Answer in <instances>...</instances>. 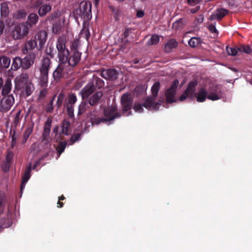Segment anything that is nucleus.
Segmentation results:
<instances>
[{"mask_svg":"<svg viewBox=\"0 0 252 252\" xmlns=\"http://www.w3.org/2000/svg\"><path fill=\"white\" fill-rule=\"evenodd\" d=\"M104 114L106 118L100 119L97 117L98 114L96 111L91 112L89 116L91 125H98L101 122L108 123L120 117V115L116 112V107L114 105L106 108L104 110Z\"/></svg>","mask_w":252,"mask_h":252,"instance_id":"1","label":"nucleus"},{"mask_svg":"<svg viewBox=\"0 0 252 252\" xmlns=\"http://www.w3.org/2000/svg\"><path fill=\"white\" fill-rule=\"evenodd\" d=\"M197 83L198 82L196 80H193L191 81L188 85L184 93L180 97V101H182L189 97L192 98L195 95L198 102H204L206 98H207L208 92L204 88H201L198 92L195 94V88L197 85Z\"/></svg>","mask_w":252,"mask_h":252,"instance_id":"2","label":"nucleus"},{"mask_svg":"<svg viewBox=\"0 0 252 252\" xmlns=\"http://www.w3.org/2000/svg\"><path fill=\"white\" fill-rule=\"evenodd\" d=\"M160 88V83L158 82H156L151 88L152 95L148 97L144 103V106L151 110H157L160 103L163 101L164 99L161 98L159 100V102H156V98L157 96Z\"/></svg>","mask_w":252,"mask_h":252,"instance_id":"3","label":"nucleus"},{"mask_svg":"<svg viewBox=\"0 0 252 252\" xmlns=\"http://www.w3.org/2000/svg\"><path fill=\"white\" fill-rule=\"evenodd\" d=\"M51 66L50 60L47 57L43 58L39 68L40 71L39 84L42 87H46L47 85L48 73Z\"/></svg>","mask_w":252,"mask_h":252,"instance_id":"4","label":"nucleus"},{"mask_svg":"<svg viewBox=\"0 0 252 252\" xmlns=\"http://www.w3.org/2000/svg\"><path fill=\"white\" fill-rule=\"evenodd\" d=\"M67 38L66 36L62 35L58 39L56 42V48L58 52L59 61L65 62L67 60V56H69V52L66 48Z\"/></svg>","mask_w":252,"mask_h":252,"instance_id":"5","label":"nucleus"},{"mask_svg":"<svg viewBox=\"0 0 252 252\" xmlns=\"http://www.w3.org/2000/svg\"><path fill=\"white\" fill-rule=\"evenodd\" d=\"M92 4L89 1H82L79 8L76 10V13L83 20V23L87 22L92 18Z\"/></svg>","mask_w":252,"mask_h":252,"instance_id":"6","label":"nucleus"},{"mask_svg":"<svg viewBox=\"0 0 252 252\" xmlns=\"http://www.w3.org/2000/svg\"><path fill=\"white\" fill-rule=\"evenodd\" d=\"M29 28L27 23H23L17 25L12 32V36L15 39L24 37L29 32Z\"/></svg>","mask_w":252,"mask_h":252,"instance_id":"7","label":"nucleus"},{"mask_svg":"<svg viewBox=\"0 0 252 252\" xmlns=\"http://www.w3.org/2000/svg\"><path fill=\"white\" fill-rule=\"evenodd\" d=\"M14 101V98L12 94L3 97L0 102V111L4 113L9 111Z\"/></svg>","mask_w":252,"mask_h":252,"instance_id":"8","label":"nucleus"},{"mask_svg":"<svg viewBox=\"0 0 252 252\" xmlns=\"http://www.w3.org/2000/svg\"><path fill=\"white\" fill-rule=\"evenodd\" d=\"M223 95L220 87L219 86H214L209 88L208 91L207 98L213 100H217L221 99Z\"/></svg>","mask_w":252,"mask_h":252,"instance_id":"9","label":"nucleus"},{"mask_svg":"<svg viewBox=\"0 0 252 252\" xmlns=\"http://www.w3.org/2000/svg\"><path fill=\"white\" fill-rule=\"evenodd\" d=\"M81 53L78 51L71 52L70 55L67 56V60L64 62L66 66L68 68H71L76 65L79 62L81 59Z\"/></svg>","mask_w":252,"mask_h":252,"instance_id":"10","label":"nucleus"},{"mask_svg":"<svg viewBox=\"0 0 252 252\" xmlns=\"http://www.w3.org/2000/svg\"><path fill=\"white\" fill-rule=\"evenodd\" d=\"M179 85V81L177 80H175L170 88L165 92L166 101L168 103L175 102L176 99L175 97L176 90Z\"/></svg>","mask_w":252,"mask_h":252,"instance_id":"11","label":"nucleus"},{"mask_svg":"<svg viewBox=\"0 0 252 252\" xmlns=\"http://www.w3.org/2000/svg\"><path fill=\"white\" fill-rule=\"evenodd\" d=\"M69 70L70 68L66 66V64L64 63V62H60V64L53 72V77L55 80H58L64 76Z\"/></svg>","mask_w":252,"mask_h":252,"instance_id":"12","label":"nucleus"},{"mask_svg":"<svg viewBox=\"0 0 252 252\" xmlns=\"http://www.w3.org/2000/svg\"><path fill=\"white\" fill-rule=\"evenodd\" d=\"M28 75L26 73L17 76L14 79L15 89L17 90L24 89L25 86L28 83Z\"/></svg>","mask_w":252,"mask_h":252,"instance_id":"13","label":"nucleus"},{"mask_svg":"<svg viewBox=\"0 0 252 252\" xmlns=\"http://www.w3.org/2000/svg\"><path fill=\"white\" fill-rule=\"evenodd\" d=\"M121 103L123 107V114L125 115L126 111L130 110L131 108V101L128 94H125L122 95Z\"/></svg>","mask_w":252,"mask_h":252,"instance_id":"14","label":"nucleus"},{"mask_svg":"<svg viewBox=\"0 0 252 252\" xmlns=\"http://www.w3.org/2000/svg\"><path fill=\"white\" fill-rule=\"evenodd\" d=\"M36 55L34 53H32L27 55L22 60V67L27 69L29 68L34 63Z\"/></svg>","mask_w":252,"mask_h":252,"instance_id":"15","label":"nucleus"},{"mask_svg":"<svg viewBox=\"0 0 252 252\" xmlns=\"http://www.w3.org/2000/svg\"><path fill=\"white\" fill-rule=\"evenodd\" d=\"M94 91V86L92 82H89L81 90L80 94L83 99L88 98Z\"/></svg>","mask_w":252,"mask_h":252,"instance_id":"16","label":"nucleus"},{"mask_svg":"<svg viewBox=\"0 0 252 252\" xmlns=\"http://www.w3.org/2000/svg\"><path fill=\"white\" fill-rule=\"evenodd\" d=\"M37 164V162H36L34 164L33 167H32V163H29L28 166V169L25 172L23 178H22V182L21 185V189L23 190L25 187L26 184L30 179L31 177V171L32 169H34Z\"/></svg>","mask_w":252,"mask_h":252,"instance_id":"17","label":"nucleus"},{"mask_svg":"<svg viewBox=\"0 0 252 252\" xmlns=\"http://www.w3.org/2000/svg\"><path fill=\"white\" fill-rule=\"evenodd\" d=\"M117 75L118 72L114 69H104L101 73V76L106 80H114Z\"/></svg>","mask_w":252,"mask_h":252,"instance_id":"18","label":"nucleus"},{"mask_svg":"<svg viewBox=\"0 0 252 252\" xmlns=\"http://www.w3.org/2000/svg\"><path fill=\"white\" fill-rule=\"evenodd\" d=\"M64 18H61L52 25V31L55 34H59L63 31L64 27Z\"/></svg>","mask_w":252,"mask_h":252,"instance_id":"19","label":"nucleus"},{"mask_svg":"<svg viewBox=\"0 0 252 252\" xmlns=\"http://www.w3.org/2000/svg\"><path fill=\"white\" fill-rule=\"evenodd\" d=\"M35 41L39 43V49H41L47 40V33L45 31L38 32L35 35Z\"/></svg>","mask_w":252,"mask_h":252,"instance_id":"20","label":"nucleus"},{"mask_svg":"<svg viewBox=\"0 0 252 252\" xmlns=\"http://www.w3.org/2000/svg\"><path fill=\"white\" fill-rule=\"evenodd\" d=\"M227 14V10L225 9H220L216 10L210 17V20H220Z\"/></svg>","mask_w":252,"mask_h":252,"instance_id":"21","label":"nucleus"},{"mask_svg":"<svg viewBox=\"0 0 252 252\" xmlns=\"http://www.w3.org/2000/svg\"><path fill=\"white\" fill-rule=\"evenodd\" d=\"M12 84L11 80L10 78H7L4 82V83L1 89V94L2 95L8 94L11 91Z\"/></svg>","mask_w":252,"mask_h":252,"instance_id":"22","label":"nucleus"},{"mask_svg":"<svg viewBox=\"0 0 252 252\" xmlns=\"http://www.w3.org/2000/svg\"><path fill=\"white\" fill-rule=\"evenodd\" d=\"M51 123L52 120L48 118L45 123L42 141H46L48 139L50 132Z\"/></svg>","mask_w":252,"mask_h":252,"instance_id":"23","label":"nucleus"},{"mask_svg":"<svg viewBox=\"0 0 252 252\" xmlns=\"http://www.w3.org/2000/svg\"><path fill=\"white\" fill-rule=\"evenodd\" d=\"M52 9V6L50 4H44L41 5L38 9V13L40 16H45Z\"/></svg>","mask_w":252,"mask_h":252,"instance_id":"24","label":"nucleus"},{"mask_svg":"<svg viewBox=\"0 0 252 252\" xmlns=\"http://www.w3.org/2000/svg\"><path fill=\"white\" fill-rule=\"evenodd\" d=\"M103 94L101 91L96 92L90 98L89 103L91 105H95L100 100Z\"/></svg>","mask_w":252,"mask_h":252,"instance_id":"25","label":"nucleus"},{"mask_svg":"<svg viewBox=\"0 0 252 252\" xmlns=\"http://www.w3.org/2000/svg\"><path fill=\"white\" fill-rule=\"evenodd\" d=\"M177 46V42L173 39L169 40L165 45L164 48L166 52H171L172 49H175Z\"/></svg>","mask_w":252,"mask_h":252,"instance_id":"26","label":"nucleus"},{"mask_svg":"<svg viewBox=\"0 0 252 252\" xmlns=\"http://www.w3.org/2000/svg\"><path fill=\"white\" fill-rule=\"evenodd\" d=\"M36 46L37 42L34 40L31 39L25 44V49L23 50V53L26 54L28 50H32Z\"/></svg>","mask_w":252,"mask_h":252,"instance_id":"27","label":"nucleus"},{"mask_svg":"<svg viewBox=\"0 0 252 252\" xmlns=\"http://www.w3.org/2000/svg\"><path fill=\"white\" fill-rule=\"evenodd\" d=\"M38 20V17L37 15V14L35 13H31L28 17V21H27V24H29L30 27H32L36 24Z\"/></svg>","mask_w":252,"mask_h":252,"instance_id":"28","label":"nucleus"},{"mask_svg":"<svg viewBox=\"0 0 252 252\" xmlns=\"http://www.w3.org/2000/svg\"><path fill=\"white\" fill-rule=\"evenodd\" d=\"M22 60L20 58L16 57L13 60L11 68L17 70L21 66H22Z\"/></svg>","mask_w":252,"mask_h":252,"instance_id":"29","label":"nucleus"},{"mask_svg":"<svg viewBox=\"0 0 252 252\" xmlns=\"http://www.w3.org/2000/svg\"><path fill=\"white\" fill-rule=\"evenodd\" d=\"M84 26L80 32V35L82 37L88 40L90 37V33L87 24L84 23Z\"/></svg>","mask_w":252,"mask_h":252,"instance_id":"30","label":"nucleus"},{"mask_svg":"<svg viewBox=\"0 0 252 252\" xmlns=\"http://www.w3.org/2000/svg\"><path fill=\"white\" fill-rule=\"evenodd\" d=\"M0 12L1 16L5 17L9 14V10L7 2H4L1 3Z\"/></svg>","mask_w":252,"mask_h":252,"instance_id":"31","label":"nucleus"},{"mask_svg":"<svg viewBox=\"0 0 252 252\" xmlns=\"http://www.w3.org/2000/svg\"><path fill=\"white\" fill-rule=\"evenodd\" d=\"M70 123L66 120L63 121L62 124V133L67 135L70 132Z\"/></svg>","mask_w":252,"mask_h":252,"instance_id":"32","label":"nucleus"},{"mask_svg":"<svg viewBox=\"0 0 252 252\" xmlns=\"http://www.w3.org/2000/svg\"><path fill=\"white\" fill-rule=\"evenodd\" d=\"M0 63L2 67L7 68L10 64V59L8 57L3 56L0 58Z\"/></svg>","mask_w":252,"mask_h":252,"instance_id":"33","label":"nucleus"},{"mask_svg":"<svg viewBox=\"0 0 252 252\" xmlns=\"http://www.w3.org/2000/svg\"><path fill=\"white\" fill-rule=\"evenodd\" d=\"M189 45L192 47H196L201 43V39L198 37H192L188 42Z\"/></svg>","mask_w":252,"mask_h":252,"instance_id":"34","label":"nucleus"},{"mask_svg":"<svg viewBox=\"0 0 252 252\" xmlns=\"http://www.w3.org/2000/svg\"><path fill=\"white\" fill-rule=\"evenodd\" d=\"M159 36L157 34H154L151 36L150 38L147 41V44L152 45L157 44L159 42Z\"/></svg>","mask_w":252,"mask_h":252,"instance_id":"35","label":"nucleus"},{"mask_svg":"<svg viewBox=\"0 0 252 252\" xmlns=\"http://www.w3.org/2000/svg\"><path fill=\"white\" fill-rule=\"evenodd\" d=\"M21 110H18L13 119V122L15 126H17L20 123L23 118V115L21 114Z\"/></svg>","mask_w":252,"mask_h":252,"instance_id":"36","label":"nucleus"},{"mask_svg":"<svg viewBox=\"0 0 252 252\" xmlns=\"http://www.w3.org/2000/svg\"><path fill=\"white\" fill-rule=\"evenodd\" d=\"M61 16V12L59 10H56L53 12L51 14L48 16L46 20L51 22L52 21L55 20L56 19L58 18Z\"/></svg>","mask_w":252,"mask_h":252,"instance_id":"37","label":"nucleus"},{"mask_svg":"<svg viewBox=\"0 0 252 252\" xmlns=\"http://www.w3.org/2000/svg\"><path fill=\"white\" fill-rule=\"evenodd\" d=\"M32 128L31 127H29L26 129V130L24 133V135H23V143H25L27 141L29 136L32 133Z\"/></svg>","mask_w":252,"mask_h":252,"instance_id":"38","label":"nucleus"},{"mask_svg":"<svg viewBox=\"0 0 252 252\" xmlns=\"http://www.w3.org/2000/svg\"><path fill=\"white\" fill-rule=\"evenodd\" d=\"M77 101V97L74 94H69L66 104L74 105Z\"/></svg>","mask_w":252,"mask_h":252,"instance_id":"39","label":"nucleus"},{"mask_svg":"<svg viewBox=\"0 0 252 252\" xmlns=\"http://www.w3.org/2000/svg\"><path fill=\"white\" fill-rule=\"evenodd\" d=\"M67 143L66 142H61L58 146L57 147L56 150L58 153L59 154V156L61 154L64 150Z\"/></svg>","mask_w":252,"mask_h":252,"instance_id":"40","label":"nucleus"},{"mask_svg":"<svg viewBox=\"0 0 252 252\" xmlns=\"http://www.w3.org/2000/svg\"><path fill=\"white\" fill-rule=\"evenodd\" d=\"M25 90V92L27 96H29L31 94L33 91V86L31 83H27L24 88Z\"/></svg>","mask_w":252,"mask_h":252,"instance_id":"41","label":"nucleus"},{"mask_svg":"<svg viewBox=\"0 0 252 252\" xmlns=\"http://www.w3.org/2000/svg\"><path fill=\"white\" fill-rule=\"evenodd\" d=\"M27 15V13L25 10H19L14 14V16L17 18H24Z\"/></svg>","mask_w":252,"mask_h":252,"instance_id":"42","label":"nucleus"},{"mask_svg":"<svg viewBox=\"0 0 252 252\" xmlns=\"http://www.w3.org/2000/svg\"><path fill=\"white\" fill-rule=\"evenodd\" d=\"M13 157V154L12 152H9L7 154V156H6V162L7 164V168L6 169H5V171H7L8 170L9 167H10V164L12 161Z\"/></svg>","mask_w":252,"mask_h":252,"instance_id":"43","label":"nucleus"},{"mask_svg":"<svg viewBox=\"0 0 252 252\" xmlns=\"http://www.w3.org/2000/svg\"><path fill=\"white\" fill-rule=\"evenodd\" d=\"M87 104L85 102L82 101L79 105L78 113L79 115L84 113L87 109Z\"/></svg>","mask_w":252,"mask_h":252,"instance_id":"44","label":"nucleus"},{"mask_svg":"<svg viewBox=\"0 0 252 252\" xmlns=\"http://www.w3.org/2000/svg\"><path fill=\"white\" fill-rule=\"evenodd\" d=\"M81 137V134L79 133H77L72 135L69 141L68 145H72L76 141H78L80 139Z\"/></svg>","mask_w":252,"mask_h":252,"instance_id":"45","label":"nucleus"},{"mask_svg":"<svg viewBox=\"0 0 252 252\" xmlns=\"http://www.w3.org/2000/svg\"><path fill=\"white\" fill-rule=\"evenodd\" d=\"M64 98V94L63 93H60L58 95V99L56 103L58 107H59L61 106L63 101Z\"/></svg>","mask_w":252,"mask_h":252,"instance_id":"46","label":"nucleus"},{"mask_svg":"<svg viewBox=\"0 0 252 252\" xmlns=\"http://www.w3.org/2000/svg\"><path fill=\"white\" fill-rule=\"evenodd\" d=\"M67 113L70 117L74 116V105L66 104Z\"/></svg>","mask_w":252,"mask_h":252,"instance_id":"47","label":"nucleus"},{"mask_svg":"<svg viewBox=\"0 0 252 252\" xmlns=\"http://www.w3.org/2000/svg\"><path fill=\"white\" fill-rule=\"evenodd\" d=\"M226 51L228 55L231 56H235L237 54V50L231 47H226Z\"/></svg>","mask_w":252,"mask_h":252,"instance_id":"48","label":"nucleus"},{"mask_svg":"<svg viewBox=\"0 0 252 252\" xmlns=\"http://www.w3.org/2000/svg\"><path fill=\"white\" fill-rule=\"evenodd\" d=\"M133 109L134 110V111L136 112H138V113H141L143 112V108L142 106V105L137 103H135L134 106H133Z\"/></svg>","mask_w":252,"mask_h":252,"instance_id":"49","label":"nucleus"},{"mask_svg":"<svg viewBox=\"0 0 252 252\" xmlns=\"http://www.w3.org/2000/svg\"><path fill=\"white\" fill-rule=\"evenodd\" d=\"M79 45L78 40L74 41L71 45V52H73L74 51H78V47Z\"/></svg>","mask_w":252,"mask_h":252,"instance_id":"50","label":"nucleus"},{"mask_svg":"<svg viewBox=\"0 0 252 252\" xmlns=\"http://www.w3.org/2000/svg\"><path fill=\"white\" fill-rule=\"evenodd\" d=\"M7 222L4 223L2 222H0V231L4 228L8 227L11 225V221L9 220H6Z\"/></svg>","mask_w":252,"mask_h":252,"instance_id":"51","label":"nucleus"},{"mask_svg":"<svg viewBox=\"0 0 252 252\" xmlns=\"http://www.w3.org/2000/svg\"><path fill=\"white\" fill-rule=\"evenodd\" d=\"M240 50L243 52L249 54L251 52V49L248 46H242L240 48Z\"/></svg>","mask_w":252,"mask_h":252,"instance_id":"52","label":"nucleus"},{"mask_svg":"<svg viewBox=\"0 0 252 252\" xmlns=\"http://www.w3.org/2000/svg\"><path fill=\"white\" fill-rule=\"evenodd\" d=\"M208 29L209 31L212 32L214 33H218V32L216 28L215 25L211 24L208 26Z\"/></svg>","mask_w":252,"mask_h":252,"instance_id":"53","label":"nucleus"},{"mask_svg":"<svg viewBox=\"0 0 252 252\" xmlns=\"http://www.w3.org/2000/svg\"><path fill=\"white\" fill-rule=\"evenodd\" d=\"M204 20V16L202 15H200L195 19V23L196 25L201 23Z\"/></svg>","mask_w":252,"mask_h":252,"instance_id":"54","label":"nucleus"},{"mask_svg":"<svg viewBox=\"0 0 252 252\" xmlns=\"http://www.w3.org/2000/svg\"><path fill=\"white\" fill-rule=\"evenodd\" d=\"M4 23L3 20H0V35L2 33L4 29Z\"/></svg>","mask_w":252,"mask_h":252,"instance_id":"55","label":"nucleus"},{"mask_svg":"<svg viewBox=\"0 0 252 252\" xmlns=\"http://www.w3.org/2000/svg\"><path fill=\"white\" fill-rule=\"evenodd\" d=\"M181 26V23L180 21H175L173 23L172 27L175 29H177L179 27Z\"/></svg>","mask_w":252,"mask_h":252,"instance_id":"56","label":"nucleus"},{"mask_svg":"<svg viewBox=\"0 0 252 252\" xmlns=\"http://www.w3.org/2000/svg\"><path fill=\"white\" fill-rule=\"evenodd\" d=\"M200 0H188V3L190 5H194L198 4Z\"/></svg>","mask_w":252,"mask_h":252,"instance_id":"57","label":"nucleus"},{"mask_svg":"<svg viewBox=\"0 0 252 252\" xmlns=\"http://www.w3.org/2000/svg\"><path fill=\"white\" fill-rule=\"evenodd\" d=\"M3 210V198L1 195H0V214H1Z\"/></svg>","mask_w":252,"mask_h":252,"instance_id":"58","label":"nucleus"},{"mask_svg":"<svg viewBox=\"0 0 252 252\" xmlns=\"http://www.w3.org/2000/svg\"><path fill=\"white\" fill-rule=\"evenodd\" d=\"M144 15V12L142 10H138L136 13V16L138 18L142 17Z\"/></svg>","mask_w":252,"mask_h":252,"instance_id":"59","label":"nucleus"},{"mask_svg":"<svg viewBox=\"0 0 252 252\" xmlns=\"http://www.w3.org/2000/svg\"><path fill=\"white\" fill-rule=\"evenodd\" d=\"M55 97L53 98V100L51 101V103H50V106H49L47 109H46V111L47 112H51L53 109V106H52V103H53V100L54 99Z\"/></svg>","mask_w":252,"mask_h":252,"instance_id":"60","label":"nucleus"},{"mask_svg":"<svg viewBox=\"0 0 252 252\" xmlns=\"http://www.w3.org/2000/svg\"><path fill=\"white\" fill-rule=\"evenodd\" d=\"M64 199V197L63 196H61L60 197H59V201H58V204H59L60 205V206H59V207H62L63 206V203H61L60 200H63Z\"/></svg>","mask_w":252,"mask_h":252,"instance_id":"61","label":"nucleus"},{"mask_svg":"<svg viewBox=\"0 0 252 252\" xmlns=\"http://www.w3.org/2000/svg\"><path fill=\"white\" fill-rule=\"evenodd\" d=\"M83 84L82 82L78 83L74 87V89L76 90H78L82 86Z\"/></svg>","mask_w":252,"mask_h":252,"instance_id":"62","label":"nucleus"},{"mask_svg":"<svg viewBox=\"0 0 252 252\" xmlns=\"http://www.w3.org/2000/svg\"><path fill=\"white\" fill-rule=\"evenodd\" d=\"M130 32V30L129 29H126L124 32V36L125 37H127L129 35V33Z\"/></svg>","mask_w":252,"mask_h":252,"instance_id":"63","label":"nucleus"},{"mask_svg":"<svg viewBox=\"0 0 252 252\" xmlns=\"http://www.w3.org/2000/svg\"><path fill=\"white\" fill-rule=\"evenodd\" d=\"M199 9V6H196V7L194 8H192V9H191L190 10V12L192 13H195L196 11H197Z\"/></svg>","mask_w":252,"mask_h":252,"instance_id":"64","label":"nucleus"}]
</instances>
